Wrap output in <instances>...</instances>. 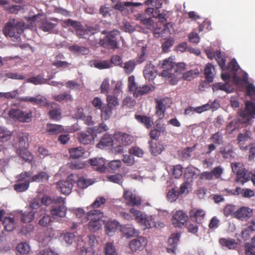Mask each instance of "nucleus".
Segmentation results:
<instances>
[{
	"label": "nucleus",
	"instance_id": "nucleus-1",
	"mask_svg": "<svg viewBox=\"0 0 255 255\" xmlns=\"http://www.w3.org/2000/svg\"><path fill=\"white\" fill-rule=\"evenodd\" d=\"M120 216L122 218L127 220H132V216L135 217V220L140 225L144 226L146 228H151L157 227L152 216L143 215L141 212L132 208L130 209L129 213L121 212Z\"/></svg>",
	"mask_w": 255,
	"mask_h": 255
},
{
	"label": "nucleus",
	"instance_id": "nucleus-2",
	"mask_svg": "<svg viewBox=\"0 0 255 255\" xmlns=\"http://www.w3.org/2000/svg\"><path fill=\"white\" fill-rule=\"evenodd\" d=\"M24 26L23 21L14 18L10 19L3 27V33L6 37H10L12 41H18Z\"/></svg>",
	"mask_w": 255,
	"mask_h": 255
},
{
	"label": "nucleus",
	"instance_id": "nucleus-3",
	"mask_svg": "<svg viewBox=\"0 0 255 255\" xmlns=\"http://www.w3.org/2000/svg\"><path fill=\"white\" fill-rule=\"evenodd\" d=\"M104 213L100 210L93 209L88 212L87 222L89 221L88 228L90 231L95 232L102 228L103 224Z\"/></svg>",
	"mask_w": 255,
	"mask_h": 255
},
{
	"label": "nucleus",
	"instance_id": "nucleus-4",
	"mask_svg": "<svg viewBox=\"0 0 255 255\" xmlns=\"http://www.w3.org/2000/svg\"><path fill=\"white\" fill-rule=\"evenodd\" d=\"M120 34V32L118 30L110 31L104 38L100 39L99 45L108 49H116L119 48L118 37Z\"/></svg>",
	"mask_w": 255,
	"mask_h": 255
},
{
	"label": "nucleus",
	"instance_id": "nucleus-5",
	"mask_svg": "<svg viewBox=\"0 0 255 255\" xmlns=\"http://www.w3.org/2000/svg\"><path fill=\"white\" fill-rule=\"evenodd\" d=\"M8 114L11 119L21 123H29L32 117L31 111H23L20 109H11Z\"/></svg>",
	"mask_w": 255,
	"mask_h": 255
},
{
	"label": "nucleus",
	"instance_id": "nucleus-6",
	"mask_svg": "<svg viewBox=\"0 0 255 255\" xmlns=\"http://www.w3.org/2000/svg\"><path fill=\"white\" fill-rule=\"evenodd\" d=\"M37 202L34 201L31 203V207L33 209H38V215L41 217L39 220V224L43 227H46L51 223L52 221L50 215L46 213L45 208L42 207Z\"/></svg>",
	"mask_w": 255,
	"mask_h": 255
},
{
	"label": "nucleus",
	"instance_id": "nucleus-7",
	"mask_svg": "<svg viewBox=\"0 0 255 255\" xmlns=\"http://www.w3.org/2000/svg\"><path fill=\"white\" fill-rule=\"evenodd\" d=\"M75 175L71 174L65 180H61L56 183L57 188L64 195H69L72 191L73 184L75 183Z\"/></svg>",
	"mask_w": 255,
	"mask_h": 255
},
{
	"label": "nucleus",
	"instance_id": "nucleus-8",
	"mask_svg": "<svg viewBox=\"0 0 255 255\" xmlns=\"http://www.w3.org/2000/svg\"><path fill=\"white\" fill-rule=\"evenodd\" d=\"M174 62L171 57L163 60L161 63L160 67L162 68L163 71L160 75L165 78H171L173 77V70Z\"/></svg>",
	"mask_w": 255,
	"mask_h": 255
},
{
	"label": "nucleus",
	"instance_id": "nucleus-9",
	"mask_svg": "<svg viewBox=\"0 0 255 255\" xmlns=\"http://www.w3.org/2000/svg\"><path fill=\"white\" fill-rule=\"evenodd\" d=\"M64 23L67 26H71L74 27L76 35L80 38H84V35L87 33V31L83 28V26L79 21L69 18L64 20Z\"/></svg>",
	"mask_w": 255,
	"mask_h": 255
},
{
	"label": "nucleus",
	"instance_id": "nucleus-10",
	"mask_svg": "<svg viewBox=\"0 0 255 255\" xmlns=\"http://www.w3.org/2000/svg\"><path fill=\"white\" fill-rule=\"evenodd\" d=\"M147 244L146 239L140 236L133 239L129 243V247L132 252L142 250Z\"/></svg>",
	"mask_w": 255,
	"mask_h": 255
},
{
	"label": "nucleus",
	"instance_id": "nucleus-11",
	"mask_svg": "<svg viewBox=\"0 0 255 255\" xmlns=\"http://www.w3.org/2000/svg\"><path fill=\"white\" fill-rule=\"evenodd\" d=\"M188 216L182 211H178L173 216L172 222L175 227H181L187 222Z\"/></svg>",
	"mask_w": 255,
	"mask_h": 255
},
{
	"label": "nucleus",
	"instance_id": "nucleus-12",
	"mask_svg": "<svg viewBox=\"0 0 255 255\" xmlns=\"http://www.w3.org/2000/svg\"><path fill=\"white\" fill-rule=\"evenodd\" d=\"M253 215V210L247 207H242L236 211L235 218L241 221L248 220Z\"/></svg>",
	"mask_w": 255,
	"mask_h": 255
},
{
	"label": "nucleus",
	"instance_id": "nucleus-13",
	"mask_svg": "<svg viewBox=\"0 0 255 255\" xmlns=\"http://www.w3.org/2000/svg\"><path fill=\"white\" fill-rule=\"evenodd\" d=\"M206 212L202 209H193L189 212L190 220L195 221L197 224H202L204 221Z\"/></svg>",
	"mask_w": 255,
	"mask_h": 255
},
{
	"label": "nucleus",
	"instance_id": "nucleus-14",
	"mask_svg": "<svg viewBox=\"0 0 255 255\" xmlns=\"http://www.w3.org/2000/svg\"><path fill=\"white\" fill-rule=\"evenodd\" d=\"M124 197L127 201L128 205L138 206L141 204V201L139 197H137L130 191H126L124 193Z\"/></svg>",
	"mask_w": 255,
	"mask_h": 255
},
{
	"label": "nucleus",
	"instance_id": "nucleus-15",
	"mask_svg": "<svg viewBox=\"0 0 255 255\" xmlns=\"http://www.w3.org/2000/svg\"><path fill=\"white\" fill-rule=\"evenodd\" d=\"M180 238V234H172L168 240L167 251L169 253H174Z\"/></svg>",
	"mask_w": 255,
	"mask_h": 255
},
{
	"label": "nucleus",
	"instance_id": "nucleus-16",
	"mask_svg": "<svg viewBox=\"0 0 255 255\" xmlns=\"http://www.w3.org/2000/svg\"><path fill=\"white\" fill-rule=\"evenodd\" d=\"M114 141L112 136L105 134L97 144V147L101 149H108L113 145Z\"/></svg>",
	"mask_w": 255,
	"mask_h": 255
},
{
	"label": "nucleus",
	"instance_id": "nucleus-17",
	"mask_svg": "<svg viewBox=\"0 0 255 255\" xmlns=\"http://www.w3.org/2000/svg\"><path fill=\"white\" fill-rule=\"evenodd\" d=\"M90 164L93 166H95V169L100 172H104L106 170L105 166V160L102 158H91L89 160Z\"/></svg>",
	"mask_w": 255,
	"mask_h": 255
},
{
	"label": "nucleus",
	"instance_id": "nucleus-18",
	"mask_svg": "<svg viewBox=\"0 0 255 255\" xmlns=\"http://www.w3.org/2000/svg\"><path fill=\"white\" fill-rule=\"evenodd\" d=\"M148 143L149 145V151L153 156H157L165 149L163 144L159 142L154 143L152 140H150Z\"/></svg>",
	"mask_w": 255,
	"mask_h": 255
},
{
	"label": "nucleus",
	"instance_id": "nucleus-19",
	"mask_svg": "<svg viewBox=\"0 0 255 255\" xmlns=\"http://www.w3.org/2000/svg\"><path fill=\"white\" fill-rule=\"evenodd\" d=\"M143 75L146 79L153 80L156 75L155 66L150 62L147 63L143 70Z\"/></svg>",
	"mask_w": 255,
	"mask_h": 255
},
{
	"label": "nucleus",
	"instance_id": "nucleus-20",
	"mask_svg": "<svg viewBox=\"0 0 255 255\" xmlns=\"http://www.w3.org/2000/svg\"><path fill=\"white\" fill-rule=\"evenodd\" d=\"M88 133L81 132L78 133L77 138L80 142L83 144H88L94 139V132L91 131L89 128L87 131Z\"/></svg>",
	"mask_w": 255,
	"mask_h": 255
},
{
	"label": "nucleus",
	"instance_id": "nucleus-21",
	"mask_svg": "<svg viewBox=\"0 0 255 255\" xmlns=\"http://www.w3.org/2000/svg\"><path fill=\"white\" fill-rule=\"evenodd\" d=\"M66 212V207L63 205L53 207L50 210L51 214L53 217H58L61 218H64L65 217Z\"/></svg>",
	"mask_w": 255,
	"mask_h": 255
},
{
	"label": "nucleus",
	"instance_id": "nucleus-22",
	"mask_svg": "<svg viewBox=\"0 0 255 255\" xmlns=\"http://www.w3.org/2000/svg\"><path fill=\"white\" fill-rule=\"evenodd\" d=\"M154 90V87L152 85H144L142 87H137L135 91L133 94L136 98L140 97L143 95L148 94L149 92Z\"/></svg>",
	"mask_w": 255,
	"mask_h": 255
},
{
	"label": "nucleus",
	"instance_id": "nucleus-23",
	"mask_svg": "<svg viewBox=\"0 0 255 255\" xmlns=\"http://www.w3.org/2000/svg\"><path fill=\"white\" fill-rule=\"evenodd\" d=\"M34 209H35L32 208L31 205L30 207L28 209V210L25 211L21 215V222L24 223L31 222L34 219L35 213V211H34Z\"/></svg>",
	"mask_w": 255,
	"mask_h": 255
},
{
	"label": "nucleus",
	"instance_id": "nucleus-24",
	"mask_svg": "<svg viewBox=\"0 0 255 255\" xmlns=\"http://www.w3.org/2000/svg\"><path fill=\"white\" fill-rule=\"evenodd\" d=\"M135 119L139 122L143 124L144 126L148 129L152 127L153 124L151 118L146 116L135 115Z\"/></svg>",
	"mask_w": 255,
	"mask_h": 255
},
{
	"label": "nucleus",
	"instance_id": "nucleus-25",
	"mask_svg": "<svg viewBox=\"0 0 255 255\" xmlns=\"http://www.w3.org/2000/svg\"><path fill=\"white\" fill-rule=\"evenodd\" d=\"M119 226L120 224L118 222L116 221H108L105 225L106 233L108 235L111 236V234L115 232Z\"/></svg>",
	"mask_w": 255,
	"mask_h": 255
},
{
	"label": "nucleus",
	"instance_id": "nucleus-26",
	"mask_svg": "<svg viewBox=\"0 0 255 255\" xmlns=\"http://www.w3.org/2000/svg\"><path fill=\"white\" fill-rule=\"evenodd\" d=\"M122 231L128 237L136 236L138 231L132 225H126L122 227Z\"/></svg>",
	"mask_w": 255,
	"mask_h": 255
},
{
	"label": "nucleus",
	"instance_id": "nucleus-27",
	"mask_svg": "<svg viewBox=\"0 0 255 255\" xmlns=\"http://www.w3.org/2000/svg\"><path fill=\"white\" fill-rule=\"evenodd\" d=\"M2 224L6 231H12L15 227V222L14 218L6 217L4 218Z\"/></svg>",
	"mask_w": 255,
	"mask_h": 255
},
{
	"label": "nucleus",
	"instance_id": "nucleus-28",
	"mask_svg": "<svg viewBox=\"0 0 255 255\" xmlns=\"http://www.w3.org/2000/svg\"><path fill=\"white\" fill-rule=\"evenodd\" d=\"M53 98L55 101L59 102H62L63 101L66 102H71L73 101L72 95L66 92L59 95H55L53 96Z\"/></svg>",
	"mask_w": 255,
	"mask_h": 255
},
{
	"label": "nucleus",
	"instance_id": "nucleus-29",
	"mask_svg": "<svg viewBox=\"0 0 255 255\" xmlns=\"http://www.w3.org/2000/svg\"><path fill=\"white\" fill-rule=\"evenodd\" d=\"M47 131L51 134H57L62 132L64 130V128L62 126L48 124L46 126Z\"/></svg>",
	"mask_w": 255,
	"mask_h": 255
},
{
	"label": "nucleus",
	"instance_id": "nucleus-30",
	"mask_svg": "<svg viewBox=\"0 0 255 255\" xmlns=\"http://www.w3.org/2000/svg\"><path fill=\"white\" fill-rule=\"evenodd\" d=\"M49 175L48 173L44 171L39 172L37 174L33 176L31 178V182H43L48 181Z\"/></svg>",
	"mask_w": 255,
	"mask_h": 255
},
{
	"label": "nucleus",
	"instance_id": "nucleus-31",
	"mask_svg": "<svg viewBox=\"0 0 255 255\" xmlns=\"http://www.w3.org/2000/svg\"><path fill=\"white\" fill-rule=\"evenodd\" d=\"M85 150L82 147L73 148L69 149V153L72 158H79L82 157L85 154Z\"/></svg>",
	"mask_w": 255,
	"mask_h": 255
},
{
	"label": "nucleus",
	"instance_id": "nucleus-32",
	"mask_svg": "<svg viewBox=\"0 0 255 255\" xmlns=\"http://www.w3.org/2000/svg\"><path fill=\"white\" fill-rule=\"evenodd\" d=\"M17 153L25 161L30 162L33 158L32 155L27 148L17 149Z\"/></svg>",
	"mask_w": 255,
	"mask_h": 255
},
{
	"label": "nucleus",
	"instance_id": "nucleus-33",
	"mask_svg": "<svg viewBox=\"0 0 255 255\" xmlns=\"http://www.w3.org/2000/svg\"><path fill=\"white\" fill-rule=\"evenodd\" d=\"M156 115L159 117V119H162L164 116V113L165 111V105L161 100H156Z\"/></svg>",
	"mask_w": 255,
	"mask_h": 255
},
{
	"label": "nucleus",
	"instance_id": "nucleus-34",
	"mask_svg": "<svg viewBox=\"0 0 255 255\" xmlns=\"http://www.w3.org/2000/svg\"><path fill=\"white\" fill-rule=\"evenodd\" d=\"M73 213L81 223H84L87 222L88 212L86 214L83 209L77 208L74 209Z\"/></svg>",
	"mask_w": 255,
	"mask_h": 255
},
{
	"label": "nucleus",
	"instance_id": "nucleus-35",
	"mask_svg": "<svg viewBox=\"0 0 255 255\" xmlns=\"http://www.w3.org/2000/svg\"><path fill=\"white\" fill-rule=\"evenodd\" d=\"M219 243L221 246L230 250L235 249L237 246L236 241L234 239L221 238L219 240Z\"/></svg>",
	"mask_w": 255,
	"mask_h": 255
},
{
	"label": "nucleus",
	"instance_id": "nucleus-36",
	"mask_svg": "<svg viewBox=\"0 0 255 255\" xmlns=\"http://www.w3.org/2000/svg\"><path fill=\"white\" fill-rule=\"evenodd\" d=\"M113 110L112 108H110L107 105L103 107L100 110L102 119L105 121L109 120L112 115Z\"/></svg>",
	"mask_w": 255,
	"mask_h": 255
},
{
	"label": "nucleus",
	"instance_id": "nucleus-37",
	"mask_svg": "<svg viewBox=\"0 0 255 255\" xmlns=\"http://www.w3.org/2000/svg\"><path fill=\"white\" fill-rule=\"evenodd\" d=\"M107 106L114 109L119 105L118 98L115 95H107Z\"/></svg>",
	"mask_w": 255,
	"mask_h": 255
},
{
	"label": "nucleus",
	"instance_id": "nucleus-38",
	"mask_svg": "<svg viewBox=\"0 0 255 255\" xmlns=\"http://www.w3.org/2000/svg\"><path fill=\"white\" fill-rule=\"evenodd\" d=\"M28 137L26 135L22 134L18 136V143L16 144L15 147L17 149H21L27 148Z\"/></svg>",
	"mask_w": 255,
	"mask_h": 255
},
{
	"label": "nucleus",
	"instance_id": "nucleus-39",
	"mask_svg": "<svg viewBox=\"0 0 255 255\" xmlns=\"http://www.w3.org/2000/svg\"><path fill=\"white\" fill-rule=\"evenodd\" d=\"M196 173L195 168L193 166H188L185 170L184 177L187 181L192 182V179L196 176Z\"/></svg>",
	"mask_w": 255,
	"mask_h": 255
},
{
	"label": "nucleus",
	"instance_id": "nucleus-40",
	"mask_svg": "<svg viewBox=\"0 0 255 255\" xmlns=\"http://www.w3.org/2000/svg\"><path fill=\"white\" fill-rule=\"evenodd\" d=\"M251 175L250 173L246 169L237 176V181L243 184L249 181Z\"/></svg>",
	"mask_w": 255,
	"mask_h": 255
},
{
	"label": "nucleus",
	"instance_id": "nucleus-41",
	"mask_svg": "<svg viewBox=\"0 0 255 255\" xmlns=\"http://www.w3.org/2000/svg\"><path fill=\"white\" fill-rule=\"evenodd\" d=\"M11 131L3 127H0V141H6L9 140L12 135Z\"/></svg>",
	"mask_w": 255,
	"mask_h": 255
},
{
	"label": "nucleus",
	"instance_id": "nucleus-42",
	"mask_svg": "<svg viewBox=\"0 0 255 255\" xmlns=\"http://www.w3.org/2000/svg\"><path fill=\"white\" fill-rule=\"evenodd\" d=\"M212 69H214V67L210 63L207 64L204 69L205 77L208 82L210 83L213 81Z\"/></svg>",
	"mask_w": 255,
	"mask_h": 255
},
{
	"label": "nucleus",
	"instance_id": "nucleus-43",
	"mask_svg": "<svg viewBox=\"0 0 255 255\" xmlns=\"http://www.w3.org/2000/svg\"><path fill=\"white\" fill-rule=\"evenodd\" d=\"M231 87L228 83H216L213 85L212 89L213 91H217L218 90L224 91L227 93L231 92Z\"/></svg>",
	"mask_w": 255,
	"mask_h": 255
},
{
	"label": "nucleus",
	"instance_id": "nucleus-44",
	"mask_svg": "<svg viewBox=\"0 0 255 255\" xmlns=\"http://www.w3.org/2000/svg\"><path fill=\"white\" fill-rule=\"evenodd\" d=\"M55 26V24L47 20L42 21L40 24V28L45 32L52 30Z\"/></svg>",
	"mask_w": 255,
	"mask_h": 255
},
{
	"label": "nucleus",
	"instance_id": "nucleus-45",
	"mask_svg": "<svg viewBox=\"0 0 255 255\" xmlns=\"http://www.w3.org/2000/svg\"><path fill=\"white\" fill-rule=\"evenodd\" d=\"M106 202V199L103 197H98L96 198L94 202L89 206L87 207V209L90 210L91 208L94 209L100 207L102 205L104 204Z\"/></svg>",
	"mask_w": 255,
	"mask_h": 255
},
{
	"label": "nucleus",
	"instance_id": "nucleus-46",
	"mask_svg": "<svg viewBox=\"0 0 255 255\" xmlns=\"http://www.w3.org/2000/svg\"><path fill=\"white\" fill-rule=\"evenodd\" d=\"M36 104L39 105L40 106H46L52 108H54V106H57L55 103H48L46 98L40 96L37 97Z\"/></svg>",
	"mask_w": 255,
	"mask_h": 255
},
{
	"label": "nucleus",
	"instance_id": "nucleus-47",
	"mask_svg": "<svg viewBox=\"0 0 255 255\" xmlns=\"http://www.w3.org/2000/svg\"><path fill=\"white\" fill-rule=\"evenodd\" d=\"M69 49L71 51L78 52L83 55L87 54L89 51L88 48L78 45H73L70 46Z\"/></svg>",
	"mask_w": 255,
	"mask_h": 255
},
{
	"label": "nucleus",
	"instance_id": "nucleus-48",
	"mask_svg": "<svg viewBox=\"0 0 255 255\" xmlns=\"http://www.w3.org/2000/svg\"><path fill=\"white\" fill-rule=\"evenodd\" d=\"M107 178L108 181L120 185H122L124 181L123 176L121 174L108 175Z\"/></svg>",
	"mask_w": 255,
	"mask_h": 255
},
{
	"label": "nucleus",
	"instance_id": "nucleus-49",
	"mask_svg": "<svg viewBox=\"0 0 255 255\" xmlns=\"http://www.w3.org/2000/svg\"><path fill=\"white\" fill-rule=\"evenodd\" d=\"M16 250L21 254H27L30 252V248L27 243L22 242L17 245Z\"/></svg>",
	"mask_w": 255,
	"mask_h": 255
},
{
	"label": "nucleus",
	"instance_id": "nucleus-50",
	"mask_svg": "<svg viewBox=\"0 0 255 255\" xmlns=\"http://www.w3.org/2000/svg\"><path fill=\"white\" fill-rule=\"evenodd\" d=\"M119 135V138L123 145H128L131 143L132 137L129 134L126 133L120 132Z\"/></svg>",
	"mask_w": 255,
	"mask_h": 255
},
{
	"label": "nucleus",
	"instance_id": "nucleus-51",
	"mask_svg": "<svg viewBox=\"0 0 255 255\" xmlns=\"http://www.w3.org/2000/svg\"><path fill=\"white\" fill-rule=\"evenodd\" d=\"M105 255H118L113 243H107L104 248Z\"/></svg>",
	"mask_w": 255,
	"mask_h": 255
},
{
	"label": "nucleus",
	"instance_id": "nucleus-52",
	"mask_svg": "<svg viewBox=\"0 0 255 255\" xmlns=\"http://www.w3.org/2000/svg\"><path fill=\"white\" fill-rule=\"evenodd\" d=\"M93 183L91 179H87L83 177H79L77 180L78 186L82 189L87 188L89 186L92 185Z\"/></svg>",
	"mask_w": 255,
	"mask_h": 255
},
{
	"label": "nucleus",
	"instance_id": "nucleus-53",
	"mask_svg": "<svg viewBox=\"0 0 255 255\" xmlns=\"http://www.w3.org/2000/svg\"><path fill=\"white\" fill-rule=\"evenodd\" d=\"M94 67L99 69H108L112 67L110 62L108 60L102 61H96L94 63Z\"/></svg>",
	"mask_w": 255,
	"mask_h": 255
},
{
	"label": "nucleus",
	"instance_id": "nucleus-54",
	"mask_svg": "<svg viewBox=\"0 0 255 255\" xmlns=\"http://www.w3.org/2000/svg\"><path fill=\"white\" fill-rule=\"evenodd\" d=\"M29 185V182H16V183L14 185V189L16 191L18 192H23L28 188Z\"/></svg>",
	"mask_w": 255,
	"mask_h": 255
},
{
	"label": "nucleus",
	"instance_id": "nucleus-55",
	"mask_svg": "<svg viewBox=\"0 0 255 255\" xmlns=\"http://www.w3.org/2000/svg\"><path fill=\"white\" fill-rule=\"evenodd\" d=\"M219 66L220 67L222 71L227 70V67L225 66L226 59L222 56L221 51L217 50L216 58H215Z\"/></svg>",
	"mask_w": 255,
	"mask_h": 255
},
{
	"label": "nucleus",
	"instance_id": "nucleus-56",
	"mask_svg": "<svg viewBox=\"0 0 255 255\" xmlns=\"http://www.w3.org/2000/svg\"><path fill=\"white\" fill-rule=\"evenodd\" d=\"M136 65V62L134 60H129L124 64V66H123L125 72L128 74H129L132 72L133 71L135 66Z\"/></svg>",
	"mask_w": 255,
	"mask_h": 255
},
{
	"label": "nucleus",
	"instance_id": "nucleus-57",
	"mask_svg": "<svg viewBox=\"0 0 255 255\" xmlns=\"http://www.w3.org/2000/svg\"><path fill=\"white\" fill-rule=\"evenodd\" d=\"M186 65L184 63H179L175 64L174 63V68L173 70V77L177 76L178 74L181 73L185 69Z\"/></svg>",
	"mask_w": 255,
	"mask_h": 255
},
{
	"label": "nucleus",
	"instance_id": "nucleus-58",
	"mask_svg": "<svg viewBox=\"0 0 255 255\" xmlns=\"http://www.w3.org/2000/svg\"><path fill=\"white\" fill-rule=\"evenodd\" d=\"M27 82L32 83L34 85L41 84L45 83V79L41 75L32 77L26 80Z\"/></svg>",
	"mask_w": 255,
	"mask_h": 255
},
{
	"label": "nucleus",
	"instance_id": "nucleus-59",
	"mask_svg": "<svg viewBox=\"0 0 255 255\" xmlns=\"http://www.w3.org/2000/svg\"><path fill=\"white\" fill-rule=\"evenodd\" d=\"M210 140L217 145H220L223 142V137L221 133L217 132L214 133L210 138Z\"/></svg>",
	"mask_w": 255,
	"mask_h": 255
},
{
	"label": "nucleus",
	"instance_id": "nucleus-60",
	"mask_svg": "<svg viewBox=\"0 0 255 255\" xmlns=\"http://www.w3.org/2000/svg\"><path fill=\"white\" fill-rule=\"evenodd\" d=\"M50 118L53 120H58L61 114V110L59 107H56L50 110L48 113Z\"/></svg>",
	"mask_w": 255,
	"mask_h": 255
},
{
	"label": "nucleus",
	"instance_id": "nucleus-61",
	"mask_svg": "<svg viewBox=\"0 0 255 255\" xmlns=\"http://www.w3.org/2000/svg\"><path fill=\"white\" fill-rule=\"evenodd\" d=\"M30 174L27 172L24 171L21 172L17 176V180L16 182H31Z\"/></svg>",
	"mask_w": 255,
	"mask_h": 255
},
{
	"label": "nucleus",
	"instance_id": "nucleus-62",
	"mask_svg": "<svg viewBox=\"0 0 255 255\" xmlns=\"http://www.w3.org/2000/svg\"><path fill=\"white\" fill-rule=\"evenodd\" d=\"M179 195V191L173 188L168 191L166 197L169 202H172L176 200Z\"/></svg>",
	"mask_w": 255,
	"mask_h": 255
},
{
	"label": "nucleus",
	"instance_id": "nucleus-63",
	"mask_svg": "<svg viewBox=\"0 0 255 255\" xmlns=\"http://www.w3.org/2000/svg\"><path fill=\"white\" fill-rule=\"evenodd\" d=\"M231 167L233 171L237 174V176L246 170L244 165L241 163H232Z\"/></svg>",
	"mask_w": 255,
	"mask_h": 255
},
{
	"label": "nucleus",
	"instance_id": "nucleus-64",
	"mask_svg": "<svg viewBox=\"0 0 255 255\" xmlns=\"http://www.w3.org/2000/svg\"><path fill=\"white\" fill-rule=\"evenodd\" d=\"M135 101L128 97L125 98L122 102L123 107L127 108H132L135 106Z\"/></svg>",
	"mask_w": 255,
	"mask_h": 255
}]
</instances>
